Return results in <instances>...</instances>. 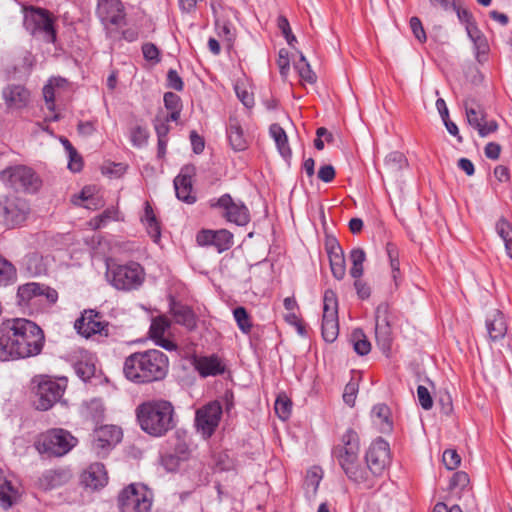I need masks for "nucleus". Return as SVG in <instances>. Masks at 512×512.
Masks as SVG:
<instances>
[{
  "label": "nucleus",
  "mask_w": 512,
  "mask_h": 512,
  "mask_svg": "<svg viewBox=\"0 0 512 512\" xmlns=\"http://www.w3.org/2000/svg\"><path fill=\"white\" fill-rule=\"evenodd\" d=\"M44 344L43 330L29 319L10 318L0 324V361L35 357Z\"/></svg>",
  "instance_id": "f257e3e1"
},
{
  "label": "nucleus",
  "mask_w": 512,
  "mask_h": 512,
  "mask_svg": "<svg viewBox=\"0 0 512 512\" xmlns=\"http://www.w3.org/2000/svg\"><path fill=\"white\" fill-rule=\"evenodd\" d=\"M168 369L167 355L157 349L132 353L123 364L125 377L138 384L162 380L167 375Z\"/></svg>",
  "instance_id": "f03ea898"
},
{
  "label": "nucleus",
  "mask_w": 512,
  "mask_h": 512,
  "mask_svg": "<svg viewBox=\"0 0 512 512\" xmlns=\"http://www.w3.org/2000/svg\"><path fill=\"white\" fill-rule=\"evenodd\" d=\"M332 458L340 466L347 478L365 487H372L369 472L360 462V438L358 433L348 428L332 449Z\"/></svg>",
  "instance_id": "7ed1b4c3"
},
{
  "label": "nucleus",
  "mask_w": 512,
  "mask_h": 512,
  "mask_svg": "<svg viewBox=\"0 0 512 512\" xmlns=\"http://www.w3.org/2000/svg\"><path fill=\"white\" fill-rule=\"evenodd\" d=\"M140 428L150 436L162 437L175 425L173 405L166 400H151L140 404L136 409Z\"/></svg>",
  "instance_id": "20e7f679"
},
{
  "label": "nucleus",
  "mask_w": 512,
  "mask_h": 512,
  "mask_svg": "<svg viewBox=\"0 0 512 512\" xmlns=\"http://www.w3.org/2000/svg\"><path fill=\"white\" fill-rule=\"evenodd\" d=\"M145 270L137 262L118 263L115 260L106 262V279L115 289L132 291L142 286Z\"/></svg>",
  "instance_id": "39448f33"
},
{
  "label": "nucleus",
  "mask_w": 512,
  "mask_h": 512,
  "mask_svg": "<svg viewBox=\"0 0 512 512\" xmlns=\"http://www.w3.org/2000/svg\"><path fill=\"white\" fill-rule=\"evenodd\" d=\"M25 29L33 36L41 38L47 43L56 41L55 19L46 9L27 6L23 8Z\"/></svg>",
  "instance_id": "423d86ee"
},
{
  "label": "nucleus",
  "mask_w": 512,
  "mask_h": 512,
  "mask_svg": "<svg viewBox=\"0 0 512 512\" xmlns=\"http://www.w3.org/2000/svg\"><path fill=\"white\" fill-rule=\"evenodd\" d=\"M77 444V439L67 430L53 428L42 433L37 441L40 453L61 457L66 455Z\"/></svg>",
  "instance_id": "0eeeda50"
},
{
  "label": "nucleus",
  "mask_w": 512,
  "mask_h": 512,
  "mask_svg": "<svg viewBox=\"0 0 512 512\" xmlns=\"http://www.w3.org/2000/svg\"><path fill=\"white\" fill-rule=\"evenodd\" d=\"M118 507L120 512H150L151 493L144 485L132 483L119 493Z\"/></svg>",
  "instance_id": "6e6552de"
},
{
  "label": "nucleus",
  "mask_w": 512,
  "mask_h": 512,
  "mask_svg": "<svg viewBox=\"0 0 512 512\" xmlns=\"http://www.w3.org/2000/svg\"><path fill=\"white\" fill-rule=\"evenodd\" d=\"M0 180L14 190L36 192L41 187V179L35 171L24 165L8 167L0 173Z\"/></svg>",
  "instance_id": "1a4fd4ad"
},
{
  "label": "nucleus",
  "mask_w": 512,
  "mask_h": 512,
  "mask_svg": "<svg viewBox=\"0 0 512 512\" xmlns=\"http://www.w3.org/2000/svg\"><path fill=\"white\" fill-rule=\"evenodd\" d=\"M321 332L328 343H333L339 334L338 299L332 290L324 292Z\"/></svg>",
  "instance_id": "9d476101"
},
{
  "label": "nucleus",
  "mask_w": 512,
  "mask_h": 512,
  "mask_svg": "<svg viewBox=\"0 0 512 512\" xmlns=\"http://www.w3.org/2000/svg\"><path fill=\"white\" fill-rule=\"evenodd\" d=\"M210 206L218 208L222 217L238 226H244L250 221L246 205L242 201H235L230 194H223L218 199H211Z\"/></svg>",
  "instance_id": "9b49d317"
},
{
  "label": "nucleus",
  "mask_w": 512,
  "mask_h": 512,
  "mask_svg": "<svg viewBox=\"0 0 512 512\" xmlns=\"http://www.w3.org/2000/svg\"><path fill=\"white\" fill-rule=\"evenodd\" d=\"M65 385L49 377H41L35 390L34 405L36 409L46 411L53 407L62 397Z\"/></svg>",
  "instance_id": "f8f14e48"
},
{
  "label": "nucleus",
  "mask_w": 512,
  "mask_h": 512,
  "mask_svg": "<svg viewBox=\"0 0 512 512\" xmlns=\"http://www.w3.org/2000/svg\"><path fill=\"white\" fill-rule=\"evenodd\" d=\"M365 460L367 464L365 468L373 482V477L381 475L390 463V447L388 442L382 438L372 442L365 454Z\"/></svg>",
  "instance_id": "ddd939ff"
},
{
  "label": "nucleus",
  "mask_w": 512,
  "mask_h": 512,
  "mask_svg": "<svg viewBox=\"0 0 512 512\" xmlns=\"http://www.w3.org/2000/svg\"><path fill=\"white\" fill-rule=\"evenodd\" d=\"M222 416V406L213 401L196 411L195 426L203 438H210L219 425Z\"/></svg>",
  "instance_id": "4468645a"
},
{
  "label": "nucleus",
  "mask_w": 512,
  "mask_h": 512,
  "mask_svg": "<svg viewBox=\"0 0 512 512\" xmlns=\"http://www.w3.org/2000/svg\"><path fill=\"white\" fill-rule=\"evenodd\" d=\"M109 323L103 319V315L95 310H84L81 316L75 321L74 328L85 338L93 335L108 336Z\"/></svg>",
  "instance_id": "2eb2a0df"
},
{
  "label": "nucleus",
  "mask_w": 512,
  "mask_h": 512,
  "mask_svg": "<svg viewBox=\"0 0 512 512\" xmlns=\"http://www.w3.org/2000/svg\"><path fill=\"white\" fill-rule=\"evenodd\" d=\"M30 212L28 202L19 197H4L0 199V216L7 226L14 227L22 224Z\"/></svg>",
  "instance_id": "dca6fc26"
},
{
  "label": "nucleus",
  "mask_w": 512,
  "mask_h": 512,
  "mask_svg": "<svg viewBox=\"0 0 512 512\" xmlns=\"http://www.w3.org/2000/svg\"><path fill=\"white\" fill-rule=\"evenodd\" d=\"M375 336L378 346L387 351L391 347L392 329L390 311L387 303H380L375 310Z\"/></svg>",
  "instance_id": "f3484780"
},
{
  "label": "nucleus",
  "mask_w": 512,
  "mask_h": 512,
  "mask_svg": "<svg viewBox=\"0 0 512 512\" xmlns=\"http://www.w3.org/2000/svg\"><path fill=\"white\" fill-rule=\"evenodd\" d=\"M121 439L122 430L119 427L104 425L94 431L92 448L99 456H103L119 443Z\"/></svg>",
  "instance_id": "a211bd4d"
},
{
  "label": "nucleus",
  "mask_w": 512,
  "mask_h": 512,
  "mask_svg": "<svg viewBox=\"0 0 512 512\" xmlns=\"http://www.w3.org/2000/svg\"><path fill=\"white\" fill-rule=\"evenodd\" d=\"M196 242L200 246H214L219 253H222L233 246L234 236L226 229H203L197 233Z\"/></svg>",
  "instance_id": "6ab92c4d"
},
{
  "label": "nucleus",
  "mask_w": 512,
  "mask_h": 512,
  "mask_svg": "<svg viewBox=\"0 0 512 512\" xmlns=\"http://www.w3.org/2000/svg\"><path fill=\"white\" fill-rule=\"evenodd\" d=\"M97 15L106 27H119L125 23L124 7L120 0H100Z\"/></svg>",
  "instance_id": "aec40b11"
},
{
  "label": "nucleus",
  "mask_w": 512,
  "mask_h": 512,
  "mask_svg": "<svg viewBox=\"0 0 512 512\" xmlns=\"http://www.w3.org/2000/svg\"><path fill=\"white\" fill-rule=\"evenodd\" d=\"M170 326L171 322L165 315L152 318L149 328V337L157 346L171 352L177 350V345L172 340L164 337L165 333L170 329Z\"/></svg>",
  "instance_id": "412c9836"
},
{
  "label": "nucleus",
  "mask_w": 512,
  "mask_h": 512,
  "mask_svg": "<svg viewBox=\"0 0 512 512\" xmlns=\"http://www.w3.org/2000/svg\"><path fill=\"white\" fill-rule=\"evenodd\" d=\"M191 363L203 378L222 375L226 369L225 363L215 354L210 356H194Z\"/></svg>",
  "instance_id": "4be33fe9"
},
{
  "label": "nucleus",
  "mask_w": 512,
  "mask_h": 512,
  "mask_svg": "<svg viewBox=\"0 0 512 512\" xmlns=\"http://www.w3.org/2000/svg\"><path fill=\"white\" fill-rule=\"evenodd\" d=\"M2 98L9 110H21L30 101V92L23 85L9 84L2 90Z\"/></svg>",
  "instance_id": "5701e85b"
},
{
  "label": "nucleus",
  "mask_w": 512,
  "mask_h": 512,
  "mask_svg": "<svg viewBox=\"0 0 512 512\" xmlns=\"http://www.w3.org/2000/svg\"><path fill=\"white\" fill-rule=\"evenodd\" d=\"M325 246L332 275L337 280H342L346 275V263L342 248L334 238L327 239Z\"/></svg>",
  "instance_id": "b1692460"
},
{
  "label": "nucleus",
  "mask_w": 512,
  "mask_h": 512,
  "mask_svg": "<svg viewBox=\"0 0 512 512\" xmlns=\"http://www.w3.org/2000/svg\"><path fill=\"white\" fill-rule=\"evenodd\" d=\"M81 479L86 487L96 490L107 484L108 475L102 463H93L82 473Z\"/></svg>",
  "instance_id": "393cba45"
},
{
  "label": "nucleus",
  "mask_w": 512,
  "mask_h": 512,
  "mask_svg": "<svg viewBox=\"0 0 512 512\" xmlns=\"http://www.w3.org/2000/svg\"><path fill=\"white\" fill-rule=\"evenodd\" d=\"M41 284L30 282L18 287L17 303L22 308L34 309L39 306Z\"/></svg>",
  "instance_id": "a878e982"
},
{
  "label": "nucleus",
  "mask_w": 512,
  "mask_h": 512,
  "mask_svg": "<svg viewBox=\"0 0 512 512\" xmlns=\"http://www.w3.org/2000/svg\"><path fill=\"white\" fill-rule=\"evenodd\" d=\"M229 145L235 152L244 151L248 148V140L243 128L236 117H230L226 128Z\"/></svg>",
  "instance_id": "bb28decb"
},
{
  "label": "nucleus",
  "mask_w": 512,
  "mask_h": 512,
  "mask_svg": "<svg viewBox=\"0 0 512 512\" xmlns=\"http://www.w3.org/2000/svg\"><path fill=\"white\" fill-rule=\"evenodd\" d=\"M486 328L490 340L496 342L503 339L508 330L504 314L499 310L492 311L486 319Z\"/></svg>",
  "instance_id": "cd10ccee"
},
{
  "label": "nucleus",
  "mask_w": 512,
  "mask_h": 512,
  "mask_svg": "<svg viewBox=\"0 0 512 512\" xmlns=\"http://www.w3.org/2000/svg\"><path fill=\"white\" fill-rule=\"evenodd\" d=\"M141 222L145 226L147 233L155 243L161 238V227L151 204L146 201L144 204V212L141 216Z\"/></svg>",
  "instance_id": "c85d7f7f"
},
{
  "label": "nucleus",
  "mask_w": 512,
  "mask_h": 512,
  "mask_svg": "<svg viewBox=\"0 0 512 512\" xmlns=\"http://www.w3.org/2000/svg\"><path fill=\"white\" fill-rule=\"evenodd\" d=\"M170 313L177 324L193 329L196 326V318L192 309L181 303L172 302Z\"/></svg>",
  "instance_id": "c756f323"
},
{
  "label": "nucleus",
  "mask_w": 512,
  "mask_h": 512,
  "mask_svg": "<svg viewBox=\"0 0 512 512\" xmlns=\"http://www.w3.org/2000/svg\"><path fill=\"white\" fill-rule=\"evenodd\" d=\"M176 196L179 200L193 204L196 197L192 194V180L187 174L181 173L174 179Z\"/></svg>",
  "instance_id": "7c9ffc66"
},
{
  "label": "nucleus",
  "mask_w": 512,
  "mask_h": 512,
  "mask_svg": "<svg viewBox=\"0 0 512 512\" xmlns=\"http://www.w3.org/2000/svg\"><path fill=\"white\" fill-rule=\"evenodd\" d=\"M269 134L271 138L274 140L280 155L285 159L290 158L292 155V151L289 146L288 136L285 130L279 124L274 123L269 127Z\"/></svg>",
  "instance_id": "2f4dec72"
},
{
  "label": "nucleus",
  "mask_w": 512,
  "mask_h": 512,
  "mask_svg": "<svg viewBox=\"0 0 512 512\" xmlns=\"http://www.w3.org/2000/svg\"><path fill=\"white\" fill-rule=\"evenodd\" d=\"M373 423L378 426L383 433L392 430V422L390 420V409L385 404H377L371 411Z\"/></svg>",
  "instance_id": "473e14b6"
},
{
  "label": "nucleus",
  "mask_w": 512,
  "mask_h": 512,
  "mask_svg": "<svg viewBox=\"0 0 512 512\" xmlns=\"http://www.w3.org/2000/svg\"><path fill=\"white\" fill-rule=\"evenodd\" d=\"M352 266L350 268V275L358 279L363 275V264L366 260V254L362 248H353L349 255Z\"/></svg>",
  "instance_id": "72a5a7b5"
},
{
  "label": "nucleus",
  "mask_w": 512,
  "mask_h": 512,
  "mask_svg": "<svg viewBox=\"0 0 512 512\" xmlns=\"http://www.w3.org/2000/svg\"><path fill=\"white\" fill-rule=\"evenodd\" d=\"M350 342L354 351L361 356L367 355L371 350V344L361 329H355L352 331L350 335Z\"/></svg>",
  "instance_id": "f704fd0d"
},
{
  "label": "nucleus",
  "mask_w": 512,
  "mask_h": 512,
  "mask_svg": "<svg viewBox=\"0 0 512 512\" xmlns=\"http://www.w3.org/2000/svg\"><path fill=\"white\" fill-rule=\"evenodd\" d=\"M496 231L504 242L508 257L512 259V225L507 220L500 219L496 223Z\"/></svg>",
  "instance_id": "c9c22d12"
},
{
  "label": "nucleus",
  "mask_w": 512,
  "mask_h": 512,
  "mask_svg": "<svg viewBox=\"0 0 512 512\" xmlns=\"http://www.w3.org/2000/svg\"><path fill=\"white\" fill-rule=\"evenodd\" d=\"M15 496L16 490L13 488L11 482L8 481L0 471V501L2 506L4 508L11 507Z\"/></svg>",
  "instance_id": "e433bc0d"
},
{
  "label": "nucleus",
  "mask_w": 512,
  "mask_h": 512,
  "mask_svg": "<svg viewBox=\"0 0 512 512\" xmlns=\"http://www.w3.org/2000/svg\"><path fill=\"white\" fill-rule=\"evenodd\" d=\"M294 67L301 80L309 84H314L316 82L317 76L312 71L310 64L302 53L300 54V59L294 63Z\"/></svg>",
  "instance_id": "4c0bfd02"
},
{
  "label": "nucleus",
  "mask_w": 512,
  "mask_h": 512,
  "mask_svg": "<svg viewBox=\"0 0 512 512\" xmlns=\"http://www.w3.org/2000/svg\"><path fill=\"white\" fill-rule=\"evenodd\" d=\"M233 317L239 330L243 334H249L252 329L251 317L248 314L246 308L238 306L233 310Z\"/></svg>",
  "instance_id": "58836bf2"
},
{
  "label": "nucleus",
  "mask_w": 512,
  "mask_h": 512,
  "mask_svg": "<svg viewBox=\"0 0 512 512\" xmlns=\"http://www.w3.org/2000/svg\"><path fill=\"white\" fill-rule=\"evenodd\" d=\"M466 32L470 40L473 42L477 52L484 53L487 49V41L482 32L478 29L477 25L469 24L468 27H466Z\"/></svg>",
  "instance_id": "ea45409f"
},
{
  "label": "nucleus",
  "mask_w": 512,
  "mask_h": 512,
  "mask_svg": "<svg viewBox=\"0 0 512 512\" xmlns=\"http://www.w3.org/2000/svg\"><path fill=\"white\" fill-rule=\"evenodd\" d=\"M149 138V132L146 127L137 125L130 129V141L134 147H144Z\"/></svg>",
  "instance_id": "a19ab883"
},
{
  "label": "nucleus",
  "mask_w": 512,
  "mask_h": 512,
  "mask_svg": "<svg viewBox=\"0 0 512 512\" xmlns=\"http://www.w3.org/2000/svg\"><path fill=\"white\" fill-rule=\"evenodd\" d=\"M385 166L392 172H398L406 165L407 161L403 153L394 151L385 157Z\"/></svg>",
  "instance_id": "79ce46f5"
},
{
  "label": "nucleus",
  "mask_w": 512,
  "mask_h": 512,
  "mask_svg": "<svg viewBox=\"0 0 512 512\" xmlns=\"http://www.w3.org/2000/svg\"><path fill=\"white\" fill-rule=\"evenodd\" d=\"M16 278L15 267L0 256V285H7Z\"/></svg>",
  "instance_id": "37998d69"
},
{
  "label": "nucleus",
  "mask_w": 512,
  "mask_h": 512,
  "mask_svg": "<svg viewBox=\"0 0 512 512\" xmlns=\"http://www.w3.org/2000/svg\"><path fill=\"white\" fill-rule=\"evenodd\" d=\"M386 252H387V255H388V258H389V261H390V266H391V269H392V277L395 281V284L398 285L397 283V279H398V276L400 274V268H399V259H398V256H399V253H398V249L396 247L395 244L393 243H387L386 245Z\"/></svg>",
  "instance_id": "c03bdc74"
},
{
  "label": "nucleus",
  "mask_w": 512,
  "mask_h": 512,
  "mask_svg": "<svg viewBox=\"0 0 512 512\" xmlns=\"http://www.w3.org/2000/svg\"><path fill=\"white\" fill-rule=\"evenodd\" d=\"M58 300V292L47 285L41 284L39 293V306L50 307Z\"/></svg>",
  "instance_id": "a18cd8bd"
},
{
  "label": "nucleus",
  "mask_w": 512,
  "mask_h": 512,
  "mask_svg": "<svg viewBox=\"0 0 512 512\" xmlns=\"http://www.w3.org/2000/svg\"><path fill=\"white\" fill-rule=\"evenodd\" d=\"M118 211L114 208L106 209L102 214L94 217L90 220V225L94 229L104 227L109 221L117 219Z\"/></svg>",
  "instance_id": "49530a36"
},
{
  "label": "nucleus",
  "mask_w": 512,
  "mask_h": 512,
  "mask_svg": "<svg viewBox=\"0 0 512 512\" xmlns=\"http://www.w3.org/2000/svg\"><path fill=\"white\" fill-rule=\"evenodd\" d=\"M322 479V472L319 468L314 467L307 472L305 478V487L307 490L311 489L312 494H316L319 484Z\"/></svg>",
  "instance_id": "de8ad7c7"
},
{
  "label": "nucleus",
  "mask_w": 512,
  "mask_h": 512,
  "mask_svg": "<svg viewBox=\"0 0 512 512\" xmlns=\"http://www.w3.org/2000/svg\"><path fill=\"white\" fill-rule=\"evenodd\" d=\"M485 112L481 108L466 107V117L470 126L477 129L485 120Z\"/></svg>",
  "instance_id": "09e8293b"
},
{
  "label": "nucleus",
  "mask_w": 512,
  "mask_h": 512,
  "mask_svg": "<svg viewBox=\"0 0 512 512\" xmlns=\"http://www.w3.org/2000/svg\"><path fill=\"white\" fill-rule=\"evenodd\" d=\"M358 388H359L358 382L354 379H351L346 384V386L344 388V393H343V400L347 405H349L351 407L354 406Z\"/></svg>",
  "instance_id": "8fccbe9b"
},
{
  "label": "nucleus",
  "mask_w": 512,
  "mask_h": 512,
  "mask_svg": "<svg viewBox=\"0 0 512 512\" xmlns=\"http://www.w3.org/2000/svg\"><path fill=\"white\" fill-rule=\"evenodd\" d=\"M442 461L448 470H454L460 465L461 458L456 450L448 449L444 451Z\"/></svg>",
  "instance_id": "3c124183"
},
{
  "label": "nucleus",
  "mask_w": 512,
  "mask_h": 512,
  "mask_svg": "<svg viewBox=\"0 0 512 512\" xmlns=\"http://www.w3.org/2000/svg\"><path fill=\"white\" fill-rule=\"evenodd\" d=\"M76 374L83 380H89L95 372V367L87 362L79 361L74 365Z\"/></svg>",
  "instance_id": "603ef678"
},
{
  "label": "nucleus",
  "mask_w": 512,
  "mask_h": 512,
  "mask_svg": "<svg viewBox=\"0 0 512 512\" xmlns=\"http://www.w3.org/2000/svg\"><path fill=\"white\" fill-rule=\"evenodd\" d=\"M417 397H418L419 403L423 409L429 410L432 408L433 400L430 395V392L428 391V389L425 386H423V385L418 386Z\"/></svg>",
  "instance_id": "864d4df0"
},
{
  "label": "nucleus",
  "mask_w": 512,
  "mask_h": 512,
  "mask_svg": "<svg viewBox=\"0 0 512 512\" xmlns=\"http://www.w3.org/2000/svg\"><path fill=\"white\" fill-rule=\"evenodd\" d=\"M410 28L415 38L420 42L424 43L427 39L423 25L418 17H412L410 19Z\"/></svg>",
  "instance_id": "5fc2aeb1"
},
{
  "label": "nucleus",
  "mask_w": 512,
  "mask_h": 512,
  "mask_svg": "<svg viewBox=\"0 0 512 512\" xmlns=\"http://www.w3.org/2000/svg\"><path fill=\"white\" fill-rule=\"evenodd\" d=\"M235 92L238 99L242 102V104L246 108H251L254 105V97L253 94L250 93L245 87L240 85H235Z\"/></svg>",
  "instance_id": "6e6d98bb"
},
{
  "label": "nucleus",
  "mask_w": 512,
  "mask_h": 512,
  "mask_svg": "<svg viewBox=\"0 0 512 512\" xmlns=\"http://www.w3.org/2000/svg\"><path fill=\"white\" fill-rule=\"evenodd\" d=\"M57 94H59L58 91L48 81V83L43 87V96H44L47 108L50 111H53L55 109V98H56Z\"/></svg>",
  "instance_id": "4d7b16f0"
},
{
  "label": "nucleus",
  "mask_w": 512,
  "mask_h": 512,
  "mask_svg": "<svg viewBox=\"0 0 512 512\" xmlns=\"http://www.w3.org/2000/svg\"><path fill=\"white\" fill-rule=\"evenodd\" d=\"M142 53L147 61L159 62V49L153 43H145L142 46Z\"/></svg>",
  "instance_id": "13d9d810"
},
{
  "label": "nucleus",
  "mask_w": 512,
  "mask_h": 512,
  "mask_svg": "<svg viewBox=\"0 0 512 512\" xmlns=\"http://www.w3.org/2000/svg\"><path fill=\"white\" fill-rule=\"evenodd\" d=\"M167 86L176 91L183 90L184 83L176 70H169L167 73Z\"/></svg>",
  "instance_id": "bf43d9fd"
},
{
  "label": "nucleus",
  "mask_w": 512,
  "mask_h": 512,
  "mask_svg": "<svg viewBox=\"0 0 512 512\" xmlns=\"http://www.w3.org/2000/svg\"><path fill=\"white\" fill-rule=\"evenodd\" d=\"M164 105L166 109L170 110H176V109H182L181 99L180 97L173 93V92H166L164 94Z\"/></svg>",
  "instance_id": "052dcab7"
},
{
  "label": "nucleus",
  "mask_w": 512,
  "mask_h": 512,
  "mask_svg": "<svg viewBox=\"0 0 512 512\" xmlns=\"http://www.w3.org/2000/svg\"><path fill=\"white\" fill-rule=\"evenodd\" d=\"M291 411V403L288 400L278 398L275 402V412L278 416L285 420L289 417Z\"/></svg>",
  "instance_id": "680f3d73"
},
{
  "label": "nucleus",
  "mask_w": 512,
  "mask_h": 512,
  "mask_svg": "<svg viewBox=\"0 0 512 512\" xmlns=\"http://www.w3.org/2000/svg\"><path fill=\"white\" fill-rule=\"evenodd\" d=\"M78 133L82 136H91L97 130L96 121H80L77 125Z\"/></svg>",
  "instance_id": "e2e57ef3"
},
{
  "label": "nucleus",
  "mask_w": 512,
  "mask_h": 512,
  "mask_svg": "<svg viewBox=\"0 0 512 512\" xmlns=\"http://www.w3.org/2000/svg\"><path fill=\"white\" fill-rule=\"evenodd\" d=\"M317 176L321 181L330 183L335 178V169L332 165H323L319 168Z\"/></svg>",
  "instance_id": "0e129e2a"
},
{
  "label": "nucleus",
  "mask_w": 512,
  "mask_h": 512,
  "mask_svg": "<svg viewBox=\"0 0 512 512\" xmlns=\"http://www.w3.org/2000/svg\"><path fill=\"white\" fill-rule=\"evenodd\" d=\"M498 129V124L496 121H483L481 123V126L478 127L476 130L478 131V134L480 137H486L491 133L496 132Z\"/></svg>",
  "instance_id": "69168bd1"
},
{
  "label": "nucleus",
  "mask_w": 512,
  "mask_h": 512,
  "mask_svg": "<svg viewBox=\"0 0 512 512\" xmlns=\"http://www.w3.org/2000/svg\"><path fill=\"white\" fill-rule=\"evenodd\" d=\"M469 483V476L467 473L463 471L456 472L451 478L450 485L451 487H460L464 488Z\"/></svg>",
  "instance_id": "338daca9"
},
{
  "label": "nucleus",
  "mask_w": 512,
  "mask_h": 512,
  "mask_svg": "<svg viewBox=\"0 0 512 512\" xmlns=\"http://www.w3.org/2000/svg\"><path fill=\"white\" fill-rule=\"evenodd\" d=\"M58 477L55 471L49 470L45 472L39 479L40 486L44 489H49L55 486V479Z\"/></svg>",
  "instance_id": "774afa93"
}]
</instances>
